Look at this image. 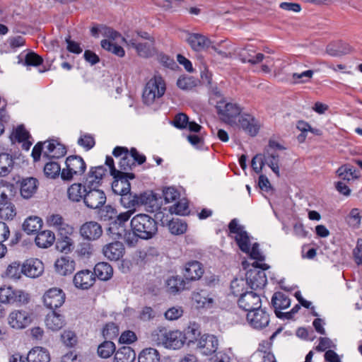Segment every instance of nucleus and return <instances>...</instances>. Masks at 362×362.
<instances>
[{
  "mask_svg": "<svg viewBox=\"0 0 362 362\" xmlns=\"http://www.w3.org/2000/svg\"><path fill=\"white\" fill-rule=\"evenodd\" d=\"M132 230L142 240L153 238L158 232V223L151 216L146 214H138L131 220Z\"/></svg>",
  "mask_w": 362,
  "mask_h": 362,
  "instance_id": "1",
  "label": "nucleus"
},
{
  "mask_svg": "<svg viewBox=\"0 0 362 362\" xmlns=\"http://www.w3.org/2000/svg\"><path fill=\"white\" fill-rule=\"evenodd\" d=\"M151 340L167 349H179L184 345L182 332L167 331L165 328L154 330L151 334Z\"/></svg>",
  "mask_w": 362,
  "mask_h": 362,
  "instance_id": "2",
  "label": "nucleus"
},
{
  "mask_svg": "<svg viewBox=\"0 0 362 362\" xmlns=\"http://www.w3.org/2000/svg\"><path fill=\"white\" fill-rule=\"evenodd\" d=\"M269 268V266L267 264L254 262L252 268L245 274L246 284L255 290L264 288L267 283L265 270Z\"/></svg>",
  "mask_w": 362,
  "mask_h": 362,
  "instance_id": "3",
  "label": "nucleus"
},
{
  "mask_svg": "<svg viewBox=\"0 0 362 362\" xmlns=\"http://www.w3.org/2000/svg\"><path fill=\"white\" fill-rule=\"evenodd\" d=\"M165 83L160 76H155L146 84L143 91V101L147 105H152L156 99L160 98L165 92Z\"/></svg>",
  "mask_w": 362,
  "mask_h": 362,
  "instance_id": "4",
  "label": "nucleus"
},
{
  "mask_svg": "<svg viewBox=\"0 0 362 362\" xmlns=\"http://www.w3.org/2000/svg\"><path fill=\"white\" fill-rule=\"evenodd\" d=\"M216 108L220 119L230 125L236 124V119L243 110L238 103L227 102L224 99L217 101Z\"/></svg>",
  "mask_w": 362,
  "mask_h": 362,
  "instance_id": "5",
  "label": "nucleus"
},
{
  "mask_svg": "<svg viewBox=\"0 0 362 362\" xmlns=\"http://www.w3.org/2000/svg\"><path fill=\"white\" fill-rule=\"evenodd\" d=\"M230 236L235 239L240 250L245 252H250V236L245 230V227L238 223L236 218H233L228 224Z\"/></svg>",
  "mask_w": 362,
  "mask_h": 362,
  "instance_id": "6",
  "label": "nucleus"
},
{
  "mask_svg": "<svg viewBox=\"0 0 362 362\" xmlns=\"http://www.w3.org/2000/svg\"><path fill=\"white\" fill-rule=\"evenodd\" d=\"M66 168L62 169L61 177L64 180H70L74 175H81L86 169V164L79 156H70L66 159Z\"/></svg>",
  "mask_w": 362,
  "mask_h": 362,
  "instance_id": "7",
  "label": "nucleus"
},
{
  "mask_svg": "<svg viewBox=\"0 0 362 362\" xmlns=\"http://www.w3.org/2000/svg\"><path fill=\"white\" fill-rule=\"evenodd\" d=\"M122 40L127 46L136 49L139 56L148 58L153 56L156 52L154 40L148 42H140L137 38L127 34L122 37Z\"/></svg>",
  "mask_w": 362,
  "mask_h": 362,
  "instance_id": "8",
  "label": "nucleus"
},
{
  "mask_svg": "<svg viewBox=\"0 0 362 362\" xmlns=\"http://www.w3.org/2000/svg\"><path fill=\"white\" fill-rule=\"evenodd\" d=\"M29 300V295L21 290H13L11 286L0 288V302L6 304H25Z\"/></svg>",
  "mask_w": 362,
  "mask_h": 362,
  "instance_id": "9",
  "label": "nucleus"
},
{
  "mask_svg": "<svg viewBox=\"0 0 362 362\" xmlns=\"http://www.w3.org/2000/svg\"><path fill=\"white\" fill-rule=\"evenodd\" d=\"M66 295L59 288H52L43 295V303L46 308L54 310L61 307L65 302Z\"/></svg>",
  "mask_w": 362,
  "mask_h": 362,
  "instance_id": "10",
  "label": "nucleus"
},
{
  "mask_svg": "<svg viewBox=\"0 0 362 362\" xmlns=\"http://www.w3.org/2000/svg\"><path fill=\"white\" fill-rule=\"evenodd\" d=\"M246 320L251 327L255 329H262L269 324V315L262 308L247 313Z\"/></svg>",
  "mask_w": 362,
  "mask_h": 362,
  "instance_id": "11",
  "label": "nucleus"
},
{
  "mask_svg": "<svg viewBox=\"0 0 362 362\" xmlns=\"http://www.w3.org/2000/svg\"><path fill=\"white\" fill-rule=\"evenodd\" d=\"M83 202L89 209H100L105 204L106 196L103 191L96 187H88L85 194Z\"/></svg>",
  "mask_w": 362,
  "mask_h": 362,
  "instance_id": "12",
  "label": "nucleus"
},
{
  "mask_svg": "<svg viewBox=\"0 0 362 362\" xmlns=\"http://www.w3.org/2000/svg\"><path fill=\"white\" fill-rule=\"evenodd\" d=\"M238 303L241 309L247 313H251L252 310L259 309L262 307L259 295L253 291H245L242 293Z\"/></svg>",
  "mask_w": 362,
  "mask_h": 362,
  "instance_id": "13",
  "label": "nucleus"
},
{
  "mask_svg": "<svg viewBox=\"0 0 362 362\" xmlns=\"http://www.w3.org/2000/svg\"><path fill=\"white\" fill-rule=\"evenodd\" d=\"M134 177L135 175L134 173L126 172H121V175L113 177L114 181L112 184L113 192L119 195L129 192L131 190V185L129 180H132Z\"/></svg>",
  "mask_w": 362,
  "mask_h": 362,
  "instance_id": "14",
  "label": "nucleus"
},
{
  "mask_svg": "<svg viewBox=\"0 0 362 362\" xmlns=\"http://www.w3.org/2000/svg\"><path fill=\"white\" fill-rule=\"evenodd\" d=\"M103 232L100 224L93 221L84 223L79 229L81 237L89 241H95L99 239L103 235Z\"/></svg>",
  "mask_w": 362,
  "mask_h": 362,
  "instance_id": "15",
  "label": "nucleus"
},
{
  "mask_svg": "<svg viewBox=\"0 0 362 362\" xmlns=\"http://www.w3.org/2000/svg\"><path fill=\"white\" fill-rule=\"evenodd\" d=\"M132 214L133 211L132 210L120 213L110 223L108 231L113 235L114 238L116 239V238L119 236V233H122L127 230L126 223Z\"/></svg>",
  "mask_w": 362,
  "mask_h": 362,
  "instance_id": "16",
  "label": "nucleus"
},
{
  "mask_svg": "<svg viewBox=\"0 0 362 362\" xmlns=\"http://www.w3.org/2000/svg\"><path fill=\"white\" fill-rule=\"evenodd\" d=\"M218 341L214 335L204 334L197 341V349L206 356L214 354L218 349Z\"/></svg>",
  "mask_w": 362,
  "mask_h": 362,
  "instance_id": "17",
  "label": "nucleus"
},
{
  "mask_svg": "<svg viewBox=\"0 0 362 362\" xmlns=\"http://www.w3.org/2000/svg\"><path fill=\"white\" fill-rule=\"evenodd\" d=\"M124 245L119 241H115L103 246L102 252L104 256L110 261H117L124 254Z\"/></svg>",
  "mask_w": 362,
  "mask_h": 362,
  "instance_id": "18",
  "label": "nucleus"
},
{
  "mask_svg": "<svg viewBox=\"0 0 362 362\" xmlns=\"http://www.w3.org/2000/svg\"><path fill=\"white\" fill-rule=\"evenodd\" d=\"M95 281L94 274L88 269L78 272L73 280L74 286L81 289L89 288L94 284Z\"/></svg>",
  "mask_w": 362,
  "mask_h": 362,
  "instance_id": "19",
  "label": "nucleus"
},
{
  "mask_svg": "<svg viewBox=\"0 0 362 362\" xmlns=\"http://www.w3.org/2000/svg\"><path fill=\"white\" fill-rule=\"evenodd\" d=\"M136 206H145L149 208L151 211H154L159 205L157 194L151 190L136 194Z\"/></svg>",
  "mask_w": 362,
  "mask_h": 362,
  "instance_id": "20",
  "label": "nucleus"
},
{
  "mask_svg": "<svg viewBox=\"0 0 362 362\" xmlns=\"http://www.w3.org/2000/svg\"><path fill=\"white\" fill-rule=\"evenodd\" d=\"M47 223L58 231L59 235L72 234L74 228L65 223L59 214H51L47 217Z\"/></svg>",
  "mask_w": 362,
  "mask_h": 362,
  "instance_id": "21",
  "label": "nucleus"
},
{
  "mask_svg": "<svg viewBox=\"0 0 362 362\" xmlns=\"http://www.w3.org/2000/svg\"><path fill=\"white\" fill-rule=\"evenodd\" d=\"M31 322L30 315L25 310H15L8 317V323L16 329H23Z\"/></svg>",
  "mask_w": 362,
  "mask_h": 362,
  "instance_id": "22",
  "label": "nucleus"
},
{
  "mask_svg": "<svg viewBox=\"0 0 362 362\" xmlns=\"http://www.w3.org/2000/svg\"><path fill=\"white\" fill-rule=\"evenodd\" d=\"M271 303L276 316L279 318V315L280 316L281 313H285V312H281V310H285L290 306L291 299L286 293L278 291L273 294Z\"/></svg>",
  "mask_w": 362,
  "mask_h": 362,
  "instance_id": "23",
  "label": "nucleus"
},
{
  "mask_svg": "<svg viewBox=\"0 0 362 362\" xmlns=\"http://www.w3.org/2000/svg\"><path fill=\"white\" fill-rule=\"evenodd\" d=\"M24 275L30 278L40 276L44 271V264L38 259H27L23 264Z\"/></svg>",
  "mask_w": 362,
  "mask_h": 362,
  "instance_id": "24",
  "label": "nucleus"
},
{
  "mask_svg": "<svg viewBox=\"0 0 362 362\" xmlns=\"http://www.w3.org/2000/svg\"><path fill=\"white\" fill-rule=\"evenodd\" d=\"M239 123L243 129L250 136H255L259 129L258 121L250 114H241L239 117Z\"/></svg>",
  "mask_w": 362,
  "mask_h": 362,
  "instance_id": "25",
  "label": "nucleus"
},
{
  "mask_svg": "<svg viewBox=\"0 0 362 362\" xmlns=\"http://www.w3.org/2000/svg\"><path fill=\"white\" fill-rule=\"evenodd\" d=\"M47 143L43 151V157L49 158H59L63 157L66 153V147L55 140L46 141Z\"/></svg>",
  "mask_w": 362,
  "mask_h": 362,
  "instance_id": "26",
  "label": "nucleus"
},
{
  "mask_svg": "<svg viewBox=\"0 0 362 362\" xmlns=\"http://www.w3.org/2000/svg\"><path fill=\"white\" fill-rule=\"evenodd\" d=\"M262 160H261V165H268L272 170L279 177V156L276 152H270L269 148H264L263 153H261Z\"/></svg>",
  "mask_w": 362,
  "mask_h": 362,
  "instance_id": "27",
  "label": "nucleus"
},
{
  "mask_svg": "<svg viewBox=\"0 0 362 362\" xmlns=\"http://www.w3.org/2000/svg\"><path fill=\"white\" fill-rule=\"evenodd\" d=\"M187 41L190 47L197 52L203 51L211 45V40L208 37L199 33H189Z\"/></svg>",
  "mask_w": 362,
  "mask_h": 362,
  "instance_id": "28",
  "label": "nucleus"
},
{
  "mask_svg": "<svg viewBox=\"0 0 362 362\" xmlns=\"http://www.w3.org/2000/svg\"><path fill=\"white\" fill-rule=\"evenodd\" d=\"M54 267L59 274L66 276L74 271L75 262L69 257L62 256L56 260Z\"/></svg>",
  "mask_w": 362,
  "mask_h": 362,
  "instance_id": "29",
  "label": "nucleus"
},
{
  "mask_svg": "<svg viewBox=\"0 0 362 362\" xmlns=\"http://www.w3.org/2000/svg\"><path fill=\"white\" fill-rule=\"evenodd\" d=\"M204 274L202 264L198 261H191L186 264L184 276L186 279L194 281L199 279Z\"/></svg>",
  "mask_w": 362,
  "mask_h": 362,
  "instance_id": "30",
  "label": "nucleus"
},
{
  "mask_svg": "<svg viewBox=\"0 0 362 362\" xmlns=\"http://www.w3.org/2000/svg\"><path fill=\"white\" fill-rule=\"evenodd\" d=\"M105 172L106 169L103 165L91 168L86 178V185L88 187H97Z\"/></svg>",
  "mask_w": 362,
  "mask_h": 362,
  "instance_id": "31",
  "label": "nucleus"
},
{
  "mask_svg": "<svg viewBox=\"0 0 362 362\" xmlns=\"http://www.w3.org/2000/svg\"><path fill=\"white\" fill-rule=\"evenodd\" d=\"M65 324L64 317L54 310L48 313L45 317V325L47 327L52 331H59Z\"/></svg>",
  "mask_w": 362,
  "mask_h": 362,
  "instance_id": "32",
  "label": "nucleus"
},
{
  "mask_svg": "<svg viewBox=\"0 0 362 362\" xmlns=\"http://www.w3.org/2000/svg\"><path fill=\"white\" fill-rule=\"evenodd\" d=\"M18 187L13 183L0 180V202L11 201L16 195Z\"/></svg>",
  "mask_w": 362,
  "mask_h": 362,
  "instance_id": "33",
  "label": "nucleus"
},
{
  "mask_svg": "<svg viewBox=\"0 0 362 362\" xmlns=\"http://www.w3.org/2000/svg\"><path fill=\"white\" fill-rule=\"evenodd\" d=\"M253 47L252 45L247 46L245 49H243L239 54L240 59L243 63H250L252 64H256L261 62L264 55L262 53H257L255 55H253L254 53Z\"/></svg>",
  "mask_w": 362,
  "mask_h": 362,
  "instance_id": "34",
  "label": "nucleus"
},
{
  "mask_svg": "<svg viewBox=\"0 0 362 362\" xmlns=\"http://www.w3.org/2000/svg\"><path fill=\"white\" fill-rule=\"evenodd\" d=\"M88 186L84 183L82 185L81 183H74L68 188L69 199L73 202H80L81 199L84 200V196L88 190Z\"/></svg>",
  "mask_w": 362,
  "mask_h": 362,
  "instance_id": "35",
  "label": "nucleus"
},
{
  "mask_svg": "<svg viewBox=\"0 0 362 362\" xmlns=\"http://www.w3.org/2000/svg\"><path fill=\"white\" fill-rule=\"evenodd\" d=\"M26 359L28 362H49L50 357L47 349L37 346L29 351Z\"/></svg>",
  "mask_w": 362,
  "mask_h": 362,
  "instance_id": "36",
  "label": "nucleus"
},
{
  "mask_svg": "<svg viewBox=\"0 0 362 362\" xmlns=\"http://www.w3.org/2000/svg\"><path fill=\"white\" fill-rule=\"evenodd\" d=\"M93 273L100 280L107 281L112 276L113 269L109 263L102 262L95 264Z\"/></svg>",
  "mask_w": 362,
  "mask_h": 362,
  "instance_id": "37",
  "label": "nucleus"
},
{
  "mask_svg": "<svg viewBox=\"0 0 362 362\" xmlns=\"http://www.w3.org/2000/svg\"><path fill=\"white\" fill-rule=\"evenodd\" d=\"M192 300L197 308H210L213 306L214 299L206 291L194 292L192 294Z\"/></svg>",
  "mask_w": 362,
  "mask_h": 362,
  "instance_id": "38",
  "label": "nucleus"
},
{
  "mask_svg": "<svg viewBox=\"0 0 362 362\" xmlns=\"http://www.w3.org/2000/svg\"><path fill=\"white\" fill-rule=\"evenodd\" d=\"M327 52L332 57H339L349 54L351 51V46L343 42H337L327 45Z\"/></svg>",
  "mask_w": 362,
  "mask_h": 362,
  "instance_id": "39",
  "label": "nucleus"
},
{
  "mask_svg": "<svg viewBox=\"0 0 362 362\" xmlns=\"http://www.w3.org/2000/svg\"><path fill=\"white\" fill-rule=\"evenodd\" d=\"M136 353L130 346L119 348L115 354L114 362H134Z\"/></svg>",
  "mask_w": 362,
  "mask_h": 362,
  "instance_id": "40",
  "label": "nucleus"
},
{
  "mask_svg": "<svg viewBox=\"0 0 362 362\" xmlns=\"http://www.w3.org/2000/svg\"><path fill=\"white\" fill-rule=\"evenodd\" d=\"M200 335L198 324L194 322L190 323L189 326L185 329L182 332L183 342L189 345L192 343L198 341V337Z\"/></svg>",
  "mask_w": 362,
  "mask_h": 362,
  "instance_id": "41",
  "label": "nucleus"
},
{
  "mask_svg": "<svg viewBox=\"0 0 362 362\" xmlns=\"http://www.w3.org/2000/svg\"><path fill=\"white\" fill-rule=\"evenodd\" d=\"M37 180L33 177L23 179L21 185V194L23 198H30L37 190Z\"/></svg>",
  "mask_w": 362,
  "mask_h": 362,
  "instance_id": "42",
  "label": "nucleus"
},
{
  "mask_svg": "<svg viewBox=\"0 0 362 362\" xmlns=\"http://www.w3.org/2000/svg\"><path fill=\"white\" fill-rule=\"evenodd\" d=\"M55 240L54 233L51 230H43L37 233L35 241L39 247L47 248Z\"/></svg>",
  "mask_w": 362,
  "mask_h": 362,
  "instance_id": "43",
  "label": "nucleus"
},
{
  "mask_svg": "<svg viewBox=\"0 0 362 362\" xmlns=\"http://www.w3.org/2000/svg\"><path fill=\"white\" fill-rule=\"evenodd\" d=\"M71 234L59 235L56 243V248L58 251L67 254L74 249V241L69 237Z\"/></svg>",
  "mask_w": 362,
  "mask_h": 362,
  "instance_id": "44",
  "label": "nucleus"
},
{
  "mask_svg": "<svg viewBox=\"0 0 362 362\" xmlns=\"http://www.w3.org/2000/svg\"><path fill=\"white\" fill-rule=\"evenodd\" d=\"M13 157L6 153H0V177L8 175L13 168Z\"/></svg>",
  "mask_w": 362,
  "mask_h": 362,
  "instance_id": "45",
  "label": "nucleus"
},
{
  "mask_svg": "<svg viewBox=\"0 0 362 362\" xmlns=\"http://www.w3.org/2000/svg\"><path fill=\"white\" fill-rule=\"evenodd\" d=\"M337 173L341 180L350 181L358 178L359 172L350 165H344L337 169Z\"/></svg>",
  "mask_w": 362,
  "mask_h": 362,
  "instance_id": "46",
  "label": "nucleus"
},
{
  "mask_svg": "<svg viewBox=\"0 0 362 362\" xmlns=\"http://www.w3.org/2000/svg\"><path fill=\"white\" fill-rule=\"evenodd\" d=\"M42 219L37 216L29 217L23 224L24 231L28 234L37 232L42 227Z\"/></svg>",
  "mask_w": 362,
  "mask_h": 362,
  "instance_id": "47",
  "label": "nucleus"
},
{
  "mask_svg": "<svg viewBox=\"0 0 362 362\" xmlns=\"http://www.w3.org/2000/svg\"><path fill=\"white\" fill-rule=\"evenodd\" d=\"M139 362H159L160 354L158 351L153 348H146L143 349L138 356Z\"/></svg>",
  "mask_w": 362,
  "mask_h": 362,
  "instance_id": "48",
  "label": "nucleus"
},
{
  "mask_svg": "<svg viewBox=\"0 0 362 362\" xmlns=\"http://www.w3.org/2000/svg\"><path fill=\"white\" fill-rule=\"evenodd\" d=\"M165 221L168 222L169 231L173 235H182L187 231V223L179 218L170 221L166 219Z\"/></svg>",
  "mask_w": 362,
  "mask_h": 362,
  "instance_id": "49",
  "label": "nucleus"
},
{
  "mask_svg": "<svg viewBox=\"0 0 362 362\" xmlns=\"http://www.w3.org/2000/svg\"><path fill=\"white\" fill-rule=\"evenodd\" d=\"M24 274L23 266L21 267L20 264L14 262H12L6 269V276L13 281H18Z\"/></svg>",
  "mask_w": 362,
  "mask_h": 362,
  "instance_id": "50",
  "label": "nucleus"
},
{
  "mask_svg": "<svg viewBox=\"0 0 362 362\" xmlns=\"http://www.w3.org/2000/svg\"><path fill=\"white\" fill-rule=\"evenodd\" d=\"M168 291L172 293H176L185 289V282L184 279L178 276H172L166 282Z\"/></svg>",
  "mask_w": 362,
  "mask_h": 362,
  "instance_id": "51",
  "label": "nucleus"
},
{
  "mask_svg": "<svg viewBox=\"0 0 362 362\" xmlns=\"http://www.w3.org/2000/svg\"><path fill=\"white\" fill-rule=\"evenodd\" d=\"M16 216L14 205L8 202H0V218L2 219H12Z\"/></svg>",
  "mask_w": 362,
  "mask_h": 362,
  "instance_id": "52",
  "label": "nucleus"
},
{
  "mask_svg": "<svg viewBox=\"0 0 362 362\" xmlns=\"http://www.w3.org/2000/svg\"><path fill=\"white\" fill-rule=\"evenodd\" d=\"M117 209L111 205L104 206L103 208L98 211V217L102 221L112 222L117 216Z\"/></svg>",
  "mask_w": 362,
  "mask_h": 362,
  "instance_id": "53",
  "label": "nucleus"
},
{
  "mask_svg": "<svg viewBox=\"0 0 362 362\" xmlns=\"http://www.w3.org/2000/svg\"><path fill=\"white\" fill-rule=\"evenodd\" d=\"M115 344L111 341H105L98 347V354L100 357L107 358L115 351Z\"/></svg>",
  "mask_w": 362,
  "mask_h": 362,
  "instance_id": "54",
  "label": "nucleus"
},
{
  "mask_svg": "<svg viewBox=\"0 0 362 362\" xmlns=\"http://www.w3.org/2000/svg\"><path fill=\"white\" fill-rule=\"evenodd\" d=\"M100 45L104 49L115 54L117 57H123L125 54L124 49L120 45L112 43L107 40H103Z\"/></svg>",
  "mask_w": 362,
  "mask_h": 362,
  "instance_id": "55",
  "label": "nucleus"
},
{
  "mask_svg": "<svg viewBox=\"0 0 362 362\" xmlns=\"http://www.w3.org/2000/svg\"><path fill=\"white\" fill-rule=\"evenodd\" d=\"M61 167L56 161H49L44 167V173L47 177L55 178L60 174Z\"/></svg>",
  "mask_w": 362,
  "mask_h": 362,
  "instance_id": "56",
  "label": "nucleus"
},
{
  "mask_svg": "<svg viewBox=\"0 0 362 362\" xmlns=\"http://www.w3.org/2000/svg\"><path fill=\"white\" fill-rule=\"evenodd\" d=\"M361 211L358 208H354L351 210L346 217V221L349 226L354 228H358L361 225Z\"/></svg>",
  "mask_w": 362,
  "mask_h": 362,
  "instance_id": "57",
  "label": "nucleus"
},
{
  "mask_svg": "<svg viewBox=\"0 0 362 362\" xmlns=\"http://www.w3.org/2000/svg\"><path fill=\"white\" fill-rule=\"evenodd\" d=\"M197 84V81L192 76H181L177 81V86L182 90H190Z\"/></svg>",
  "mask_w": 362,
  "mask_h": 362,
  "instance_id": "58",
  "label": "nucleus"
},
{
  "mask_svg": "<svg viewBox=\"0 0 362 362\" xmlns=\"http://www.w3.org/2000/svg\"><path fill=\"white\" fill-rule=\"evenodd\" d=\"M139 238L132 230H126L122 233H119L116 239H123L126 244L129 247L135 246Z\"/></svg>",
  "mask_w": 362,
  "mask_h": 362,
  "instance_id": "59",
  "label": "nucleus"
},
{
  "mask_svg": "<svg viewBox=\"0 0 362 362\" xmlns=\"http://www.w3.org/2000/svg\"><path fill=\"white\" fill-rule=\"evenodd\" d=\"M120 196V203L124 207L130 209L135 208L136 206V194H132L130 191L129 192L124 193Z\"/></svg>",
  "mask_w": 362,
  "mask_h": 362,
  "instance_id": "60",
  "label": "nucleus"
},
{
  "mask_svg": "<svg viewBox=\"0 0 362 362\" xmlns=\"http://www.w3.org/2000/svg\"><path fill=\"white\" fill-rule=\"evenodd\" d=\"M119 334V328L114 322H109L106 324L103 329V334L105 338L112 339L117 337Z\"/></svg>",
  "mask_w": 362,
  "mask_h": 362,
  "instance_id": "61",
  "label": "nucleus"
},
{
  "mask_svg": "<svg viewBox=\"0 0 362 362\" xmlns=\"http://www.w3.org/2000/svg\"><path fill=\"white\" fill-rule=\"evenodd\" d=\"M188 204L185 201H180L170 208V214L185 216L189 213Z\"/></svg>",
  "mask_w": 362,
  "mask_h": 362,
  "instance_id": "62",
  "label": "nucleus"
},
{
  "mask_svg": "<svg viewBox=\"0 0 362 362\" xmlns=\"http://www.w3.org/2000/svg\"><path fill=\"white\" fill-rule=\"evenodd\" d=\"M42 62L43 59L40 55L34 52H29L25 54L24 64L26 66H37L40 65Z\"/></svg>",
  "mask_w": 362,
  "mask_h": 362,
  "instance_id": "63",
  "label": "nucleus"
},
{
  "mask_svg": "<svg viewBox=\"0 0 362 362\" xmlns=\"http://www.w3.org/2000/svg\"><path fill=\"white\" fill-rule=\"evenodd\" d=\"M245 284H246V282L243 279H234L230 283L231 293L235 296H241V294L244 293L243 291H244V287H245Z\"/></svg>",
  "mask_w": 362,
  "mask_h": 362,
  "instance_id": "64",
  "label": "nucleus"
}]
</instances>
